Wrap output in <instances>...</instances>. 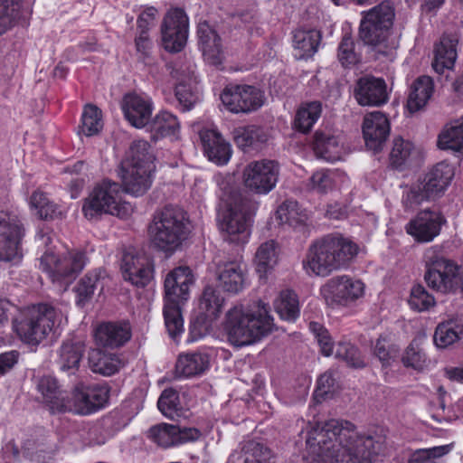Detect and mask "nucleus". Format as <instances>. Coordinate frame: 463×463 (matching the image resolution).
Segmentation results:
<instances>
[{
    "instance_id": "nucleus-1",
    "label": "nucleus",
    "mask_w": 463,
    "mask_h": 463,
    "mask_svg": "<svg viewBox=\"0 0 463 463\" xmlns=\"http://www.w3.org/2000/svg\"><path fill=\"white\" fill-rule=\"evenodd\" d=\"M304 463H372L381 444L373 436L360 435L345 420L331 419L310 427Z\"/></svg>"
},
{
    "instance_id": "nucleus-2",
    "label": "nucleus",
    "mask_w": 463,
    "mask_h": 463,
    "mask_svg": "<svg viewBox=\"0 0 463 463\" xmlns=\"http://www.w3.org/2000/svg\"><path fill=\"white\" fill-rule=\"evenodd\" d=\"M273 328V318L261 300L248 306L237 305L225 315L223 329L228 342L235 347L253 345L268 335Z\"/></svg>"
},
{
    "instance_id": "nucleus-3",
    "label": "nucleus",
    "mask_w": 463,
    "mask_h": 463,
    "mask_svg": "<svg viewBox=\"0 0 463 463\" xmlns=\"http://www.w3.org/2000/svg\"><path fill=\"white\" fill-rule=\"evenodd\" d=\"M357 253L358 246L349 239L339 233L327 234L310 244L303 268L309 275L326 277L345 268Z\"/></svg>"
},
{
    "instance_id": "nucleus-4",
    "label": "nucleus",
    "mask_w": 463,
    "mask_h": 463,
    "mask_svg": "<svg viewBox=\"0 0 463 463\" xmlns=\"http://www.w3.org/2000/svg\"><path fill=\"white\" fill-rule=\"evenodd\" d=\"M35 241L42 252L39 268L48 274L52 282L67 288L86 264L84 252L78 250H58L52 236L43 231L37 233Z\"/></svg>"
},
{
    "instance_id": "nucleus-5",
    "label": "nucleus",
    "mask_w": 463,
    "mask_h": 463,
    "mask_svg": "<svg viewBox=\"0 0 463 463\" xmlns=\"http://www.w3.org/2000/svg\"><path fill=\"white\" fill-rule=\"evenodd\" d=\"M67 322L63 313L52 306L38 305L26 308L15 319L14 327L22 341L37 345L58 334Z\"/></svg>"
},
{
    "instance_id": "nucleus-6",
    "label": "nucleus",
    "mask_w": 463,
    "mask_h": 463,
    "mask_svg": "<svg viewBox=\"0 0 463 463\" xmlns=\"http://www.w3.org/2000/svg\"><path fill=\"white\" fill-rule=\"evenodd\" d=\"M186 220V213L177 206L156 212L149 225L152 243L165 251L175 250L185 238Z\"/></svg>"
},
{
    "instance_id": "nucleus-7",
    "label": "nucleus",
    "mask_w": 463,
    "mask_h": 463,
    "mask_svg": "<svg viewBox=\"0 0 463 463\" xmlns=\"http://www.w3.org/2000/svg\"><path fill=\"white\" fill-rule=\"evenodd\" d=\"M425 264L424 279L431 289L448 294L459 287L460 267L446 259L439 247L428 248L423 255Z\"/></svg>"
},
{
    "instance_id": "nucleus-8",
    "label": "nucleus",
    "mask_w": 463,
    "mask_h": 463,
    "mask_svg": "<svg viewBox=\"0 0 463 463\" xmlns=\"http://www.w3.org/2000/svg\"><path fill=\"white\" fill-rule=\"evenodd\" d=\"M454 167L447 162L435 165L424 179L412 185L402 199L404 206L414 209L424 202L434 201L442 196L454 177Z\"/></svg>"
},
{
    "instance_id": "nucleus-9",
    "label": "nucleus",
    "mask_w": 463,
    "mask_h": 463,
    "mask_svg": "<svg viewBox=\"0 0 463 463\" xmlns=\"http://www.w3.org/2000/svg\"><path fill=\"white\" fill-rule=\"evenodd\" d=\"M120 185L105 180L96 185L85 199L82 211L86 218L94 219L102 214L116 215L124 218L129 213L128 204L121 201Z\"/></svg>"
},
{
    "instance_id": "nucleus-10",
    "label": "nucleus",
    "mask_w": 463,
    "mask_h": 463,
    "mask_svg": "<svg viewBox=\"0 0 463 463\" xmlns=\"http://www.w3.org/2000/svg\"><path fill=\"white\" fill-rule=\"evenodd\" d=\"M395 12L390 1H383L366 12H363L360 23V39L368 45L387 46Z\"/></svg>"
},
{
    "instance_id": "nucleus-11",
    "label": "nucleus",
    "mask_w": 463,
    "mask_h": 463,
    "mask_svg": "<svg viewBox=\"0 0 463 463\" xmlns=\"http://www.w3.org/2000/svg\"><path fill=\"white\" fill-rule=\"evenodd\" d=\"M256 210L257 203L249 199H241L231 205L220 222L223 239L233 243H245Z\"/></svg>"
},
{
    "instance_id": "nucleus-12",
    "label": "nucleus",
    "mask_w": 463,
    "mask_h": 463,
    "mask_svg": "<svg viewBox=\"0 0 463 463\" xmlns=\"http://www.w3.org/2000/svg\"><path fill=\"white\" fill-rule=\"evenodd\" d=\"M109 398V387L106 384L88 386L79 383L70 395H66L64 411L90 415L104 408Z\"/></svg>"
},
{
    "instance_id": "nucleus-13",
    "label": "nucleus",
    "mask_w": 463,
    "mask_h": 463,
    "mask_svg": "<svg viewBox=\"0 0 463 463\" xmlns=\"http://www.w3.org/2000/svg\"><path fill=\"white\" fill-rule=\"evenodd\" d=\"M125 191L141 195L145 191V143H134L122 160L118 172Z\"/></svg>"
},
{
    "instance_id": "nucleus-14",
    "label": "nucleus",
    "mask_w": 463,
    "mask_h": 463,
    "mask_svg": "<svg viewBox=\"0 0 463 463\" xmlns=\"http://www.w3.org/2000/svg\"><path fill=\"white\" fill-rule=\"evenodd\" d=\"M279 174V166L276 161L267 159L253 161L243 169V184L256 194H266L276 186Z\"/></svg>"
},
{
    "instance_id": "nucleus-15",
    "label": "nucleus",
    "mask_w": 463,
    "mask_h": 463,
    "mask_svg": "<svg viewBox=\"0 0 463 463\" xmlns=\"http://www.w3.org/2000/svg\"><path fill=\"white\" fill-rule=\"evenodd\" d=\"M364 284L349 276L331 278L322 288L321 294L328 305L348 306L364 296Z\"/></svg>"
},
{
    "instance_id": "nucleus-16",
    "label": "nucleus",
    "mask_w": 463,
    "mask_h": 463,
    "mask_svg": "<svg viewBox=\"0 0 463 463\" xmlns=\"http://www.w3.org/2000/svg\"><path fill=\"white\" fill-rule=\"evenodd\" d=\"M164 48L170 52H181L189 34V19L181 8H173L165 14L161 25Z\"/></svg>"
},
{
    "instance_id": "nucleus-17",
    "label": "nucleus",
    "mask_w": 463,
    "mask_h": 463,
    "mask_svg": "<svg viewBox=\"0 0 463 463\" xmlns=\"http://www.w3.org/2000/svg\"><path fill=\"white\" fill-rule=\"evenodd\" d=\"M222 104L232 113H250L264 104V93L250 85H230L221 94Z\"/></svg>"
},
{
    "instance_id": "nucleus-18",
    "label": "nucleus",
    "mask_w": 463,
    "mask_h": 463,
    "mask_svg": "<svg viewBox=\"0 0 463 463\" xmlns=\"http://www.w3.org/2000/svg\"><path fill=\"white\" fill-rule=\"evenodd\" d=\"M24 229L15 216L0 211V260L12 261L22 257Z\"/></svg>"
},
{
    "instance_id": "nucleus-19",
    "label": "nucleus",
    "mask_w": 463,
    "mask_h": 463,
    "mask_svg": "<svg viewBox=\"0 0 463 463\" xmlns=\"http://www.w3.org/2000/svg\"><path fill=\"white\" fill-rule=\"evenodd\" d=\"M354 97L361 106L381 107L388 102L390 92L383 78L365 75L357 80Z\"/></svg>"
},
{
    "instance_id": "nucleus-20",
    "label": "nucleus",
    "mask_w": 463,
    "mask_h": 463,
    "mask_svg": "<svg viewBox=\"0 0 463 463\" xmlns=\"http://www.w3.org/2000/svg\"><path fill=\"white\" fill-rule=\"evenodd\" d=\"M445 222L446 220L439 212L423 210L406 224L405 230L416 241L430 242L440 233Z\"/></svg>"
},
{
    "instance_id": "nucleus-21",
    "label": "nucleus",
    "mask_w": 463,
    "mask_h": 463,
    "mask_svg": "<svg viewBox=\"0 0 463 463\" xmlns=\"http://www.w3.org/2000/svg\"><path fill=\"white\" fill-rule=\"evenodd\" d=\"M194 279L188 267H178L170 271L165 279V300L185 303L190 296V287Z\"/></svg>"
},
{
    "instance_id": "nucleus-22",
    "label": "nucleus",
    "mask_w": 463,
    "mask_h": 463,
    "mask_svg": "<svg viewBox=\"0 0 463 463\" xmlns=\"http://www.w3.org/2000/svg\"><path fill=\"white\" fill-rule=\"evenodd\" d=\"M363 134L365 145L369 149L374 152L382 150L390 134V123L387 117L380 111L366 115L363 123Z\"/></svg>"
},
{
    "instance_id": "nucleus-23",
    "label": "nucleus",
    "mask_w": 463,
    "mask_h": 463,
    "mask_svg": "<svg viewBox=\"0 0 463 463\" xmlns=\"http://www.w3.org/2000/svg\"><path fill=\"white\" fill-rule=\"evenodd\" d=\"M216 275L219 286L228 293L238 294L245 287L246 273L239 260L220 261Z\"/></svg>"
},
{
    "instance_id": "nucleus-24",
    "label": "nucleus",
    "mask_w": 463,
    "mask_h": 463,
    "mask_svg": "<svg viewBox=\"0 0 463 463\" xmlns=\"http://www.w3.org/2000/svg\"><path fill=\"white\" fill-rule=\"evenodd\" d=\"M203 151L208 159L216 165H225L231 158V146L213 128H203L199 133Z\"/></svg>"
},
{
    "instance_id": "nucleus-25",
    "label": "nucleus",
    "mask_w": 463,
    "mask_h": 463,
    "mask_svg": "<svg viewBox=\"0 0 463 463\" xmlns=\"http://www.w3.org/2000/svg\"><path fill=\"white\" fill-rule=\"evenodd\" d=\"M197 34L199 46L205 61L213 66L220 65L223 55L219 34L207 22H201L198 24Z\"/></svg>"
},
{
    "instance_id": "nucleus-26",
    "label": "nucleus",
    "mask_w": 463,
    "mask_h": 463,
    "mask_svg": "<svg viewBox=\"0 0 463 463\" xmlns=\"http://www.w3.org/2000/svg\"><path fill=\"white\" fill-rule=\"evenodd\" d=\"M131 329L128 323H103L94 334L96 344L104 347H118L130 339Z\"/></svg>"
},
{
    "instance_id": "nucleus-27",
    "label": "nucleus",
    "mask_w": 463,
    "mask_h": 463,
    "mask_svg": "<svg viewBox=\"0 0 463 463\" xmlns=\"http://www.w3.org/2000/svg\"><path fill=\"white\" fill-rule=\"evenodd\" d=\"M458 43L457 33H444L439 42L434 48V60L432 67L439 74L443 73L445 69H451L456 61Z\"/></svg>"
},
{
    "instance_id": "nucleus-28",
    "label": "nucleus",
    "mask_w": 463,
    "mask_h": 463,
    "mask_svg": "<svg viewBox=\"0 0 463 463\" xmlns=\"http://www.w3.org/2000/svg\"><path fill=\"white\" fill-rule=\"evenodd\" d=\"M314 153L317 158L326 162H335L342 159L344 146L338 136L328 131H317L312 144Z\"/></svg>"
},
{
    "instance_id": "nucleus-29",
    "label": "nucleus",
    "mask_w": 463,
    "mask_h": 463,
    "mask_svg": "<svg viewBox=\"0 0 463 463\" xmlns=\"http://www.w3.org/2000/svg\"><path fill=\"white\" fill-rule=\"evenodd\" d=\"M38 392L52 412L64 411L66 395L61 390L57 380L51 375L40 377L36 382Z\"/></svg>"
},
{
    "instance_id": "nucleus-30",
    "label": "nucleus",
    "mask_w": 463,
    "mask_h": 463,
    "mask_svg": "<svg viewBox=\"0 0 463 463\" xmlns=\"http://www.w3.org/2000/svg\"><path fill=\"white\" fill-rule=\"evenodd\" d=\"M434 91V82L429 76H420L416 79L411 88L407 99V109L410 113H416L425 108Z\"/></svg>"
},
{
    "instance_id": "nucleus-31",
    "label": "nucleus",
    "mask_w": 463,
    "mask_h": 463,
    "mask_svg": "<svg viewBox=\"0 0 463 463\" xmlns=\"http://www.w3.org/2000/svg\"><path fill=\"white\" fill-rule=\"evenodd\" d=\"M232 135L236 146L244 152L259 148L269 139L266 130L256 125L237 127Z\"/></svg>"
},
{
    "instance_id": "nucleus-32",
    "label": "nucleus",
    "mask_w": 463,
    "mask_h": 463,
    "mask_svg": "<svg viewBox=\"0 0 463 463\" xmlns=\"http://www.w3.org/2000/svg\"><path fill=\"white\" fill-rule=\"evenodd\" d=\"M121 271L126 281L137 288H143L145 285L144 254L137 252L134 249L126 251L122 259Z\"/></svg>"
},
{
    "instance_id": "nucleus-33",
    "label": "nucleus",
    "mask_w": 463,
    "mask_h": 463,
    "mask_svg": "<svg viewBox=\"0 0 463 463\" xmlns=\"http://www.w3.org/2000/svg\"><path fill=\"white\" fill-rule=\"evenodd\" d=\"M178 130L179 122L176 117L168 111H161L152 120H146V132L150 133L152 143L168 136H175Z\"/></svg>"
},
{
    "instance_id": "nucleus-34",
    "label": "nucleus",
    "mask_w": 463,
    "mask_h": 463,
    "mask_svg": "<svg viewBox=\"0 0 463 463\" xmlns=\"http://www.w3.org/2000/svg\"><path fill=\"white\" fill-rule=\"evenodd\" d=\"M320 41L321 33L317 30H296L293 34L295 56L298 59L312 57L317 52Z\"/></svg>"
},
{
    "instance_id": "nucleus-35",
    "label": "nucleus",
    "mask_w": 463,
    "mask_h": 463,
    "mask_svg": "<svg viewBox=\"0 0 463 463\" xmlns=\"http://www.w3.org/2000/svg\"><path fill=\"white\" fill-rule=\"evenodd\" d=\"M89 364L94 373L104 376L116 373L122 366L121 360L116 354L105 352L99 348L89 353Z\"/></svg>"
},
{
    "instance_id": "nucleus-36",
    "label": "nucleus",
    "mask_w": 463,
    "mask_h": 463,
    "mask_svg": "<svg viewBox=\"0 0 463 463\" xmlns=\"http://www.w3.org/2000/svg\"><path fill=\"white\" fill-rule=\"evenodd\" d=\"M272 458L269 448L250 440L243 446L241 452L232 453L228 463H271Z\"/></svg>"
},
{
    "instance_id": "nucleus-37",
    "label": "nucleus",
    "mask_w": 463,
    "mask_h": 463,
    "mask_svg": "<svg viewBox=\"0 0 463 463\" xmlns=\"http://www.w3.org/2000/svg\"><path fill=\"white\" fill-rule=\"evenodd\" d=\"M84 353V345L80 341L68 340L62 343L58 351L57 363L63 372L74 373L79 368Z\"/></svg>"
},
{
    "instance_id": "nucleus-38",
    "label": "nucleus",
    "mask_w": 463,
    "mask_h": 463,
    "mask_svg": "<svg viewBox=\"0 0 463 463\" xmlns=\"http://www.w3.org/2000/svg\"><path fill=\"white\" fill-rule=\"evenodd\" d=\"M209 367V356L203 353L180 354L175 364V372L184 377H193L204 373Z\"/></svg>"
},
{
    "instance_id": "nucleus-39",
    "label": "nucleus",
    "mask_w": 463,
    "mask_h": 463,
    "mask_svg": "<svg viewBox=\"0 0 463 463\" xmlns=\"http://www.w3.org/2000/svg\"><path fill=\"white\" fill-rule=\"evenodd\" d=\"M224 298L213 286H206L199 299V310L210 321L217 319L224 306Z\"/></svg>"
},
{
    "instance_id": "nucleus-40",
    "label": "nucleus",
    "mask_w": 463,
    "mask_h": 463,
    "mask_svg": "<svg viewBox=\"0 0 463 463\" xmlns=\"http://www.w3.org/2000/svg\"><path fill=\"white\" fill-rule=\"evenodd\" d=\"M121 108L126 119L137 128L145 127V102L143 99L135 94H127L122 101Z\"/></svg>"
},
{
    "instance_id": "nucleus-41",
    "label": "nucleus",
    "mask_w": 463,
    "mask_h": 463,
    "mask_svg": "<svg viewBox=\"0 0 463 463\" xmlns=\"http://www.w3.org/2000/svg\"><path fill=\"white\" fill-rule=\"evenodd\" d=\"M277 243L274 241L263 242L255 254L256 270L260 277H265L277 264Z\"/></svg>"
},
{
    "instance_id": "nucleus-42",
    "label": "nucleus",
    "mask_w": 463,
    "mask_h": 463,
    "mask_svg": "<svg viewBox=\"0 0 463 463\" xmlns=\"http://www.w3.org/2000/svg\"><path fill=\"white\" fill-rule=\"evenodd\" d=\"M274 308L281 319L293 322L299 316V303L297 294L292 290L280 292L274 301Z\"/></svg>"
},
{
    "instance_id": "nucleus-43",
    "label": "nucleus",
    "mask_w": 463,
    "mask_h": 463,
    "mask_svg": "<svg viewBox=\"0 0 463 463\" xmlns=\"http://www.w3.org/2000/svg\"><path fill=\"white\" fill-rule=\"evenodd\" d=\"M463 335V324L457 320H449L440 323L434 333V343L439 348H445Z\"/></svg>"
},
{
    "instance_id": "nucleus-44",
    "label": "nucleus",
    "mask_w": 463,
    "mask_h": 463,
    "mask_svg": "<svg viewBox=\"0 0 463 463\" xmlns=\"http://www.w3.org/2000/svg\"><path fill=\"white\" fill-rule=\"evenodd\" d=\"M184 304L165 300V325L170 337L174 340H176L184 332V319L181 314Z\"/></svg>"
},
{
    "instance_id": "nucleus-45",
    "label": "nucleus",
    "mask_w": 463,
    "mask_h": 463,
    "mask_svg": "<svg viewBox=\"0 0 463 463\" xmlns=\"http://www.w3.org/2000/svg\"><path fill=\"white\" fill-rule=\"evenodd\" d=\"M322 112V105L319 101H312L303 104L297 111L294 125L295 128L303 132H308Z\"/></svg>"
},
{
    "instance_id": "nucleus-46",
    "label": "nucleus",
    "mask_w": 463,
    "mask_h": 463,
    "mask_svg": "<svg viewBox=\"0 0 463 463\" xmlns=\"http://www.w3.org/2000/svg\"><path fill=\"white\" fill-rule=\"evenodd\" d=\"M276 216L281 224H288L291 227L303 224L307 220V213L301 209L298 202L291 200L285 201L279 206Z\"/></svg>"
},
{
    "instance_id": "nucleus-47",
    "label": "nucleus",
    "mask_w": 463,
    "mask_h": 463,
    "mask_svg": "<svg viewBox=\"0 0 463 463\" xmlns=\"http://www.w3.org/2000/svg\"><path fill=\"white\" fill-rule=\"evenodd\" d=\"M175 77L179 80L175 87V97L179 102V105L182 108L183 111L190 110L198 100V95L194 92L190 87L187 85L185 80L191 81L194 77V71L189 69L185 79L183 80L179 75V69L175 71Z\"/></svg>"
},
{
    "instance_id": "nucleus-48",
    "label": "nucleus",
    "mask_w": 463,
    "mask_h": 463,
    "mask_svg": "<svg viewBox=\"0 0 463 463\" xmlns=\"http://www.w3.org/2000/svg\"><path fill=\"white\" fill-rule=\"evenodd\" d=\"M438 146L440 149L463 150V119L456 121L439 134Z\"/></svg>"
},
{
    "instance_id": "nucleus-49",
    "label": "nucleus",
    "mask_w": 463,
    "mask_h": 463,
    "mask_svg": "<svg viewBox=\"0 0 463 463\" xmlns=\"http://www.w3.org/2000/svg\"><path fill=\"white\" fill-rule=\"evenodd\" d=\"M102 128L101 111L95 105H86L81 115L80 132L86 137H92L99 134Z\"/></svg>"
},
{
    "instance_id": "nucleus-50",
    "label": "nucleus",
    "mask_w": 463,
    "mask_h": 463,
    "mask_svg": "<svg viewBox=\"0 0 463 463\" xmlns=\"http://www.w3.org/2000/svg\"><path fill=\"white\" fill-rule=\"evenodd\" d=\"M159 411L167 418L175 420L183 414L178 392L168 388L163 391L158 402Z\"/></svg>"
},
{
    "instance_id": "nucleus-51",
    "label": "nucleus",
    "mask_w": 463,
    "mask_h": 463,
    "mask_svg": "<svg viewBox=\"0 0 463 463\" xmlns=\"http://www.w3.org/2000/svg\"><path fill=\"white\" fill-rule=\"evenodd\" d=\"M28 203L31 212L41 219L52 218L56 214V204L41 191L33 192Z\"/></svg>"
},
{
    "instance_id": "nucleus-52",
    "label": "nucleus",
    "mask_w": 463,
    "mask_h": 463,
    "mask_svg": "<svg viewBox=\"0 0 463 463\" xmlns=\"http://www.w3.org/2000/svg\"><path fill=\"white\" fill-rule=\"evenodd\" d=\"M414 152L413 144L402 137H395L393 139L392 149L390 154V161L392 165L400 168L407 165Z\"/></svg>"
},
{
    "instance_id": "nucleus-53",
    "label": "nucleus",
    "mask_w": 463,
    "mask_h": 463,
    "mask_svg": "<svg viewBox=\"0 0 463 463\" xmlns=\"http://www.w3.org/2000/svg\"><path fill=\"white\" fill-rule=\"evenodd\" d=\"M101 272L94 270L87 273L78 283L76 288L77 304L84 306L93 296L97 288Z\"/></svg>"
},
{
    "instance_id": "nucleus-54",
    "label": "nucleus",
    "mask_w": 463,
    "mask_h": 463,
    "mask_svg": "<svg viewBox=\"0 0 463 463\" xmlns=\"http://www.w3.org/2000/svg\"><path fill=\"white\" fill-rule=\"evenodd\" d=\"M335 356L344 360L349 366L362 368L364 363L361 358L358 349L349 342L339 341L334 349Z\"/></svg>"
},
{
    "instance_id": "nucleus-55",
    "label": "nucleus",
    "mask_w": 463,
    "mask_h": 463,
    "mask_svg": "<svg viewBox=\"0 0 463 463\" xmlns=\"http://www.w3.org/2000/svg\"><path fill=\"white\" fill-rule=\"evenodd\" d=\"M360 53L355 49L354 39L350 35L345 34L338 45V61L342 66L349 67L355 65L360 61Z\"/></svg>"
},
{
    "instance_id": "nucleus-56",
    "label": "nucleus",
    "mask_w": 463,
    "mask_h": 463,
    "mask_svg": "<svg viewBox=\"0 0 463 463\" xmlns=\"http://www.w3.org/2000/svg\"><path fill=\"white\" fill-rule=\"evenodd\" d=\"M402 361L406 367H411L418 371L423 370L429 364L426 354L419 346L416 340H413L406 348Z\"/></svg>"
},
{
    "instance_id": "nucleus-57",
    "label": "nucleus",
    "mask_w": 463,
    "mask_h": 463,
    "mask_svg": "<svg viewBox=\"0 0 463 463\" xmlns=\"http://www.w3.org/2000/svg\"><path fill=\"white\" fill-rule=\"evenodd\" d=\"M450 450L451 445L418 449L411 455L408 463H436L438 458L447 455Z\"/></svg>"
},
{
    "instance_id": "nucleus-58",
    "label": "nucleus",
    "mask_w": 463,
    "mask_h": 463,
    "mask_svg": "<svg viewBox=\"0 0 463 463\" xmlns=\"http://www.w3.org/2000/svg\"><path fill=\"white\" fill-rule=\"evenodd\" d=\"M19 9L18 0H0V35L13 26Z\"/></svg>"
},
{
    "instance_id": "nucleus-59",
    "label": "nucleus",
    "mask_w": 463,
    "mask_h": 463,
    "mask_svg": "<svg viewBox=\"0 0 463 463\" xmlns=\"http://www.w3.org/2000/svg\"><path fill=\"white\" fill-rule=\"evenodd\" d=\"M409 305L417 311H425L435 305V298L421 285L414 286L411 290Z\"/></svg>"
},
{
    "instance_id": "nucleus-60",
    "label": "nucleus",
    "mask_w": 463,
    "mask_h": 463,
    "mask_svg": "<svg viewBox=\"0 0 463 463\" xmlns=\"http://www.w3.org/2000/svg\"><path fill=\"white\" fill-rule=\"evenodd\" d=\"M149 438L163 448L175 446L174 425L161 423L151 427Z\"/></svg>"
},
{
    "instance_id": "nucleus-61",
    "label": "nucleus",
    "mask_w": 463,
    "mask_h": 463,
    "mask_svg": "<svg viewBox=\"0 0 463 463\" xmlns=\"http://www.w3.org/2000/svg\"><path fill=\"white\" fill-rule=\"evenodd\" d=\"M309 329L313 333L315 338L317 339L321 353L325 356H330L334 354V349L335 345L332 342L331 336L327 331L321 324L318 322H310Z\"/></svg>"
},
{
    "instance_id": "nucleus-62",
    "label": "nucleus",
    "mask_w": 463,
    "mask_h": 463,
    "mask_svg": "<svg viewBox=\"0 0 463 463\" xmlns=\"http://www.w3.org/2000/svg\"><path fill=\"white\" fill-rule=\"evenodd\" d=\"M333 186L334 180L332 175L326 170L315 172L307 183L308 189L318 194H326L333 189Z\"/></svg>"
},
{
    "instance_id": "nucleus-63",
    "label": "nucleus",
    "mask_w": 463,
    "mask_h": 463,
    "mask_svg": "<svg viewBox=\"0 0 463 463\" xmlns=\"http://www.w3.org/2000/svg\"><path fill=\"white\" fill-rule=\"evenodd\" d=\"M23 449L24 457L29 458L32 463H50L52 458V453L36 444L34 440H26Z\"/></svg>"
},
{
    "instance_id": "nucleus-64",
    "label": "nucleus",
    "mask_w": 463,
    "mask_h": 463,
    "mask_svg": "<svg viewBox=\"0 0 463 463\" xmlns=\"http://www.w3.org/2000/svg\"><path fill=\"white\" fill-rule=\"evenodd\" d=\"M335 384V379L331 373H325L317 380V387L315 391V399L319 401L320 399H326L330 397L333 392V387Z\"/></svg>"
}]
</instances>
